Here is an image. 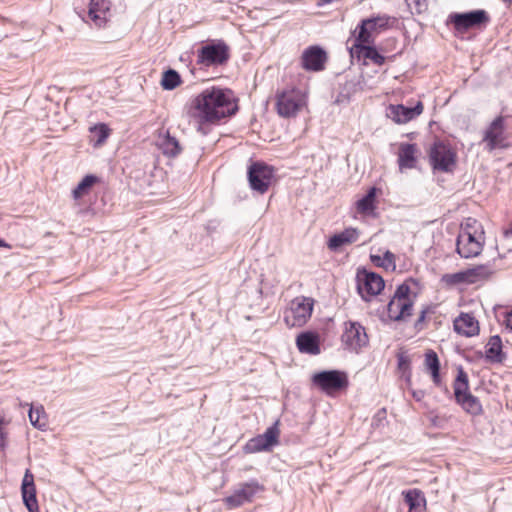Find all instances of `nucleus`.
Returning a JSON list of instances; mask_svg holds the SVG:
<instances>
[{
  "mask_svg": "<svg viewBox=\"0 0 512 512\" xmlns=\"http://www.w3.org/2000/svg\"><path fill=\"white\" fill-rule=\"evenodd\" d=\"M236 109L232 92L216 87L203 90L185 107L189 123L202 133H205L204 124L213 123L234 114Z\"/></svg>",
  "mask_w": 512,
  "mask_h": 512,
  "instance_id": "1",
  "label": "nucleus"
},
{
  "mask_svg": "<svg viewBox=\"0 0 512 512\" xmlns=\"http://www.w3.org/2000/svg\"><path fill=\"white\" fill-rule=\"evenodd\" d=\"M230 59V47L224 40H211L202 45L196 54V64L201 68L219 67Z\"/></svg>",
  "mask_w": 512,
  "mask_h": 512,
  "instance_id": "2",
  "label": "nucleus"
},
{
  "mask_svg": "<svg viewBox=\"0 0 512 512\" xmlns=\"http://www.w3.org/2000/svg\"><path fill=\"white\" fill-rule=\"evenodd\" d=\"M306 103V94L297 88H287L276 94V109L284 118L295 117Z\"/></svg>",
  "mask_w": 512,
  "mask_h": 512,
  "instance_id": "3",
  "label": "nucleus"
},
{
  "mask_svg": "<svg viewBox=\"0 0 512 512\" xmlns=\"http://www.w3.org/2000/svg\"><path fill=\"white\" fill-rule=\"evenodd\" d=\"M314 307V300L310 297L298 296L294 298L284 311L283 320L287 327H302L310 319Z\"/></svg>",
  "mask_w": 512,
  "mask_h": 512,
  "instance_id": "4",
  "label": "nucleus"
},
{
  "mask_svg": "<svg viewBox=\"0 0 512 512\" xmlns=\"http://www.w3.org/2000/svg\"><path fill=\"white\" fill-rule=\"evenodd\" d=\"M248 181L253 191L264 194L275 182V170L264 162H254L248 168Z\"/></svg>",
  "mask_w": 512,
  "mask_h": 512,
  "instance_id": "5",
  "label": "nucleus"
},
{
  "mask_svg": "<svg viewBox=\"0 0 512 512\" xmlns=\"http://www.w3.org/2000/svg\"><path fill=\"white\" fill-rule=\"evenodd\" d=\"M410 287L402 284L398 286L394 296L387 306L388 316L395 320H405L412 315L413 301L410 299Z\"/></svg>",
  "mask_w": 512,
  "mask_h": 512,
  "instance_id": "6",
  "label": "nucleus"
},
{
  "mask_svg": "<svg viewBox=\"0 0 512 512\" xmlns=\"http://www.w3.org/2000/svg\"><path fill=\"white\" fill-rule=\"evenodd\" d=\"M312 382L328 395L347 388L349 384L347 374L338 370L316 373L312 377Z\"/></svg>",
  "mask_w": 512,
  "mask_h": 512,
  "instance_id": "7",
  "label": "nucleus"
},
{
  "mask_svg": "<svg viewBox=\"0 0 512 512\" xmlns=\"http://www.w3.org/2000/svg\"><path fill=\"white\" fill-rule=\"evenodd\" d=\"M449 21L458 32H465L470 28L480 27L489 22V16L485 10H473L467 13H454L449 16Z\"/></svg>",
  "mask_w": 512,
  "mask_h": 512,
  "instance_id": "8",
  "label": "nucleus"
},
{
  "mask_svg": "<svg viewBox=\"0 0 512 512\" xmlns=\"http://www.w3.org/2000/svg\"><path fill=\"white\" fill-rule=\"evenodd\" d=\"M263 490L264 487L258 481L252 480L241 484L233 494L224 499V502L230 509L237 508L245 503L252 502L254 497Z\"/></svg>",
  "mask_w": 512,
  "mask_h": 512,
  "instance_id": "9",
  "label": "nucleus"
},
{
  "mask_svg": "<svg viewBox=\"0 0 512 512\" xmlns=\"http://www.w3.org/2000/svg\"><path fill=\"white\" fill-rule=\"evenodd\" d=\"M389 19L388 16L382 15L362 20L361 24L357 27L359 30L355 38L356 41L373 44L374 35L388 27Z\"/></svg>",
  "mask_w": 512,
  "mask_h": 512,
  "instance_id": "10",
  "label": "nucleus"
},
{
  "mask_svg": "<svg viewBox=\"0 0 512 512\" xmlns=\"http://www.w3.org/2000/svg\"><path fill=\"white\" fill-rule=\"evenodd\" d=\"M383 278L373 272L359 273L357 275V290L363 300L369 301L371 297L378 295L384 289Z\"/></svg>",
  "mask_w": 512,
  "mask_h": 512,
  "instance_id": "11",
  "label": "nucleus"
},
{
  "mask_svg": "<svg viewBox=\"0 0 512 512\" xmlns=\"http://www.w3.org/2000/svg\"><path fill=\"white\" fill-rule=\"evenodd\" d=\"M342 342L349 350L358 352L368 344L365 328L359 322H346L342 334Z\"/></svg>",
  "mask_w": 512,
  "mask_h": 512,
  "instance_id": "12",
  "label": "nucleus"
},
{
  "mask_svg": "<svg viewBox=\"0 0 512 512\" xmlns=\"http://www.w3.org/2000/svg\"><path fill=\"white\" fill-rule=\"evenodd\" d=\"M456 155L450 147L438 142L430 150V161L434 169L449 172L455 165Z\"/></svg>",
  "mask_w": 512,
  "mask_h": 512,
  "instance_id": "13",
  "label": "nucleus"
},
{
  "mask_svg": "<svg viewBox=\"0 0 512 512\" xmlns=\"http://www.w3.org/2000/svg\"><path fill=\"white\" fill-rule=\"evenodd\" d=\"M484 244V235L478 237L469 233H459L457 238V252L463 258L478 256Z\"/></svg>",
  "mask_w": 512,
  "mask_h": 512,
  "instance_id": "14",
  "label": "nucleus"
},
{
  "mask_svg": "<svg viewBox=\"0 0 512 512\" xmlns=\"http://www.w3.org/2000/svg\"><path fill=\"white\" fill-rule=\"evenodd\" d=\"M483 141L486 142L488 151H493L496 148L505 146V127L504 118L502 116H499L492 121L484 133Z\"/></svg>",
  "mask_w": 512,
  "mask_h": 512,
  "instance_id": "15",
  "label": "nucleus"
},
{
  "mask_svg": "<svg viewBox=\"0 0 512 512\" xmlns=\"http://www.w3.org/2000/svg\"><path fill=\"white\" fill-rule=\"evenodd\" d=\"M326 58V53L322 48L310 46L302 54V67L309 71H320L324 68Z\"/></svg>",
  "mask_w": 512,
  "mask_h": 512,
  "instance_id": "16",
  "label": "nucleus"
},
{
  "mask_svg": "<svg viewBox=\"0 0 512 512\" xmlns=\"http://www.w3.org/2000/svg\"><path fill=\"white\" fill-rule=\"evenodd\" d=\"M422 112L423 104L419 101L414 107L391 105L388 116L397 124H405L419 116Z\"/></svg>",
  "mask_w": 512,
  "mask_h": 512,
  "instance_id": "17",
  "label": "nucleus"
},
{
  "mask_svg": "<svg viewBox=\"0 0 512 512\" xmlns=\"http://www.w3.org/2000/svg\"><path fill=\"white\" fill-rule=\"evenodd\" d=\"M88 16L97 27H103L110 17V2L108 0H90Z\"/></svg>",
  "mask_w": 512,
  "mask_h": 512,
  "instance_id": "18",
  "label": "nucleus"
},
{
  "mask_svg": "<svg viewBox=\"0 0 512 512\" xmlns=\"http://www.w3.org/2000/svg\"><path fill=\"white\" fill-rule=\"evenodd\" d=\"M455 332L465 337H472L479 333V323L469 313H461L453 322Z\"/></svg>",
  "mask_w": 512,
  "mask_h": 512,
  "instance_id": "19",
  "label": "nucleus"
},
{
  "mask_svg": "<svg viewBox=\"0 0 512 512\" xmlns=\"http://www.w3.org/2000/svg\"><path fill=\"white\" fill-rule=\"evenodd\" d=\"M351 57L357 56L358 58H364L371 60L376 65H383L385 57L381 55L377 49L370 46L368 43H360L355 40V43L350 48Z\"/></svg>",
  "mask_w": 512,
  "mask_h": 512,
  "instance_id": "20",
  "label": "nucleus"
},
{
  "mask_svg": "<svg viewBox=\"0 0 512 512\" xmlns=\"http://www.w3.org/2000/svg\"><path fill=\"white\" fill-rule=\"evenodd\" d=\"M296 345L301 353L318 355L320 353L318 336L312 332H303L296 338Z\"/></svg>",
  "mask_w": 512,
  "mask_h": 512,
  "instance_id": "21",
  "label": "nucleus"
},
{
  "mask_svg": "<svg viewBox=\"0 0 512 512\" xmlns=\"http://www.w3.org/2000/svg\"><path fill=\"white\" fill-rule=\"evenodd\" d=\"M156 146L168 157H175L181 151L178 140L172 137L168 131L159 133Z\"/></svg>",
  "mask_w": 512,
  "mask_h": 512,
  "instance_id": "22",
  "label": "nucleus"
},
{
  "mask_svg": "<svg viewBox=\"0 0 512 512\" xmlns=\"http://www.w3.org/2000/svg\"><path fill=\"white\" fill-rule=\"evenodd\" d=\"M416 153L417 146L415 144L401 143L398 152L399 168L401 170L414 168L416 164Z\"/></svg>",
  "mask_w": 512,
  "mask_h": 512,
  "instance_id": "23",
  "label": "nucleus"
},
{
  "mask_svg": "<svg viewBox=\"0 0 512 512\" xmlns=\"http://www.w3.org/2000/svg\"><path fill=\"white\" fill-rule=\"evenodd\" d=\"M359 232L357 229L348 228L341 233L333 235L328 241V248L331 250H338L340 247L351 244L357 241Z\"/></svg>",
  "mask_w": 512,
  "mask_h": 512,
  "instance_id": "24",
  "label": "nucleus"
},
{
  "mask_svg": "<svg viewBox=\"0 0 512 512\" xmlns=\"http://www.w3.org/2000/svg\"><path fill=\"white\" fill-rule=\"evenodd\" d=\"M486 359L493 363H501L505 359L502 352V340L498 335L490 337L485 351Z\"/></svg>",
  "mask_w": 512,
  "mask_h": 512,
  "instance_id": "25",
  "label": "nucleus"
},
{
  "mask_svg": "<svg viewBox=\"0 0 512 512\" xmlns=\"http://www.w3.org/2000/svg\"><path fill=\"white\" fill-rule=\"evenodd\" d=\"M89 132V142L95 148L102 146L111 134L110 128L104 123H99L90 127Z\"/></svg>",
  "mask_w": 512,
  "mask_h": 512,
  "instance_id": "26",
  "label": "nucleus"
},
{
  "mask_svg": "<svg viewBox=\"0 0 512 512\" xmlns=\"http://www.w3.org/2000/svg\"><path fill=\"white\" fill-rule=\"evenodd\" d=\"M424 366L425 369L431 374L434 384L438 386L441 382L439 374L440 362L435 351L428 350L425 353Z\"/></svg>",
  "mask_w": 512,
  "mask_h": 512,
  "instance_id": "27",
  "label": "nucleus"
},
{
  "mask_svg": "<svg viewBox=\"0 0 512 512\" xmlns=\"http://www.w3.org/2000/svg\"><path fill=\"white\" fill-rule=\"evenodd\" d=\"M462 409L472 416L481 415L483 412L482 405L479 399L471 393L466 394L456 401Z\"/></svg>",
  "mask_w": 512,
  "mask_h": 512,
  "instance_id": "28",
  "label": "nucleus"
},
{
  "mask_svg": "<svg viewBox=\"0 0 512 512\" xmlns=\"http://www.w3.org/2000/svg\"><path fill=\"white\" fill-rule=\"evenodd\" d=\"M376 188L369 189L367 194L356 202L358 213L372 215L375 210Z\"/></svg>",
  "mask_w": 512,
  "mask_h": 512,
  "instance_id": "29",
  "label": "nucleus"
},
{
  "mask_svg": "<svg viewBox=\"0 0 512 512\" xmlns=\"http://www.w3.org/2000/svg\"><path fill=\"white\" fill-rule=\"evenodd\" d=\"M26 406H29V404H25ZM29 420L30 423L39 430H44L47 425L46 417H45V410L42 405L33 406L30 405L29 408Z\"/></svg>",
  "mask_w": 512,
  "mask_h": 512,
  "instance_id": "30",
  "label": "nucleus"
},
{
  "mask_svg": "<svg viewBox=\"0 0 512 512\" xmlns=\"http://www.w3.org/2000/svg\"><path fill=\"white\" fill-rule=\"evenodd\" d=\"M99 181L98 177L94 175H86L79 184L73 189L72 195L74 199H80L87 195L94 184Z\"/></svg>",
  "mask_w": 512,
  "mask_h": 512,
  "instance_id": "31",
  "label": "nucleus"
},
{
  "mask_svg": "<svg viewBox=\"0 0 512 512\" xmlns=\"http://www.w3.org/2000/svg\"><path fill=\"white\" fill-rule=\"evenodd\" d=\"M453 388L456 401L459 400L461 397L465 396L466 394L470 393L468 376L462 369H460L457 374V377L453 384Z\"/></svg>",
  "mask_w": 512,
  "mask_h": 512,
  "instance_id": "32",
  "label": "nucleus"
},
{
  "mask_svg": "<svg viewBox=\"0 0 512 512\" xmlns=\"http://www.w3.org/2000/svg\"><path fill=\"white\" fill-rule=\"evenodd\" d=\"M22 498L29 512H39L35 485L21 487Z\"/></svg>",
  "mask_w": 512,
  "mask_h": 512,
  "instance_id": "33",
  "label": "nucleus"
},
{
  "mask_svg": "<svg viewBox=\"0 0 512 512\" xmlns=\"http://www.w3.org/2000/svg\"><path fill=\"white\" fill-rule=\"evenodd\" d=\"M371 261L379 267L384 268L387 271H394L396 269L395 255L387 250L383 256L371 255Z\"/></svg>",
  "mask_w": 512,
  "mask_h": 512,
  "instance_id": "34",
  "label": "nucleus"
},
{
  "mask_svg": "<svg viewBox=\"0 0 512 512\" xmlns=\"http://www.w3.org/2000/svg\"><path fill=\"white\" fill-rule=\"evenodd\" d=\"M181 84L179 73L173 69H169L163 73L161 86L165 90H173Z\"/></svg>",
  "mask_w": 512,
  "mask_h": 512,
  "instance_id": "35",
  "label": "nucleus"
},
{
  "mask_svg": "<svg viewBox=\"0 0 512 512\" xmlns=\"http://www.w3.org/2000/svg\"><path fill=\"white\" fill-rule=\"evenodd\" d=\"M460 233H469L471 235H477L478 237L484 235L482 225L474 218H466L462 224Z\"/></svg>",
  "mask_w": 512,
  "mask_h": 512,
  "instance_id": "36",
  "label": "nucleus"
},
{
  "mask_svg": "<svg viewBox=\"0 0 512 512\" xmlns=\"http://www.w3.org/2000/svg\"><path fill=\"white\" fill-rule=\"evenodd\" d=\"M405 503L409 506L410 510L418 509L424 505L425 499L421 492L413 489L404 493Z\"/></svg>",
  "mask_w": 512,
  "mask_h": 512,
  "instance_id": "37",
  "label": "nucleus"
},
{
  "mask_svg": "<svg viewBox=\"0 0 512 512\" xmlns=\"http://www.w3.org/2000/svg\"><path fill=\"white\" fill-rule=\"evenodd\" d=\"M466 273L468 278L472 279L469 281V283H475L481 279L487 278L492 273V271L489 266L480 265L471 269H467Z\"/></svg>",
  "mask_w": 512,
  "mask_h": 512,
  "instance_id": "38",
  "label": "nucleus"
},
{
  "mask_svg": "<svg viewBox=\"0 0 512 512\" xmlns=\"http://www.w3.org/2000/svg\"><path fill=\"white\" fill-rule=\"evenodd\" d=\"M270 447L265 443L263 437L258 435L250 439L245 445V451L247 453H257L261 451H268Z\"/></svg>",
  "mask_w": 512,
  "mask_h": 512,
  "instance_id": "39",
  "label": "nucleus"
},
{
  "mask_svg": "<svg viewBox=\"0 0 512 512\" xmlns=\"http://www.w3.org/2000/svg\"><path fill=\"white\" fill-rule=\"evenodd\" d=\"M280 431L278 428V421L275 422L272 426L268 427L266 431L261 434L265 443L270 447V449L278 444Z\"/></svg>",
  "mask_w": 512,
  "mask_h": 512,
  "instance_id": "40",
  "label": "nucleus"
},
{
  "mask_svg": "<svg viewBox=\"0 0 512 512\" xmlns=\"http://www.w3.org/2000/svg\"><path fill=\"white\" fill-rule=\"evenodd\" d=\"M444 280H446L450 284H459L469 283V281H471L472 279L468 278L465 270L454 274H447L444 276Z\"/></svg>",
  "mask_w": 512,
  "mask_h": 512,
  "instance_id": "41",
  "label": "nucleus"
},
{
  "mask_svg": "<svg viewBox=\"0 0 512 512\" xmlns=\"http://www.w3.org/2000/svg\"><path fill=\"white\" fill-rule=\"evenodd\" d=\"M398 368L406 374L407 381H410L411 372H410V358L405 354L398 355Z\"/></svg>",
  "mask_w": 512,
  "mask_h": 512,
  "instance_id": "42",
  "label": "nucleus"
},
{
  "mask_svg": "<svg viewBox=\"0 0 512 512\" xmlns=\"http://www.w3.org/2000/svg\"><path fill=\"white\" fill-rule=\"evenodd\" d=\"M406 2L418 14L425 12L428 8L427 0H406Z\"/></svg>",
  "mask_w": 512,
  "mask_h": 512,
  "instance_id": "43",
  "label": "nucleus"
},
{
  "mask_svg": "<svg viewBox=\"0 0 512 512\" xmlns=\"http://www.w3.org/2000/svg\"><path fill=\"white\" fill-rule=\"evenodd\" d=\"M30 485H35L34 484V476L31 473V471L29 469H27L24 474L21 487H30Z\"/></svg>",
  "mask_w": 512,
  "mask_h": 512,
  "instance_id": "44",
  "label": "nucleus"
},
{
  "mask_svg": "<svg viewBox=\"0 0 512 512\" xmlns=\"http://www.w3.org/2000/svg\"><path fill=\"white\" fill-rule=\"evenodd\" d=\"M412 396L416 401H421L425 397V392L423 390H413Z\"/></svg>",
  "mask_w": 512,
  "mask_h": 512,
  "instance_id": "45",
  "label": "nucleus"
},
{
  "mask_svg": "<svg viewBox=\"0 0 512 512\" xmlns=\"http://www.w3.org/2000/svg\"><path fill=\"white\" fill-rule=\"evenodd\" d=\"M506 325L510 330H512V311L508 312L506 315Z\"/></svg>",
  "mask_w": 512,
  "mask_h": 512,
  "instance_id": "46",
  "label": "nucleus"
},
{
  "mask_svg": "<svg viewBox=\"0 0 512 512\" xmlns=\"http://www.w3.org/2000/svg\"><path fill=\"white\" fill-rule=\"evenodd\" d=\"M431 421H432V424H433V425L438 426V427H440V426H441V424H440L441 419H440V417H439V416H434V417L431 419Z\"/></svg>",
  "mask_w": 512,
  "mask_h": 512,
  "instance_id": "47",
  "label": "nucleus"
},
{
  "mask_svg": "<svg viewBox=\"0 0 512 512\" xmlns=\"http://www.w3.org/2000/svg\"><path fill=\"white\" fill-rule=\"evenodd\" d=\"M0 247H9V245L2 239H0Z\"/></svg>",
  "mask_w": 512,
  "mask_h": 512,
  "instance_id": "48",
  "label": "nucleus"
}]
</instances>
